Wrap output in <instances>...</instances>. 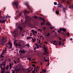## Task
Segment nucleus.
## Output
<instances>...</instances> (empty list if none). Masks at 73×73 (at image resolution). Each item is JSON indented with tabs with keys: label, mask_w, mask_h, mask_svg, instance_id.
Segmentation results:
<instances>
[{
	"label": "nucleus",
	"mask_w": 73,
	"mask_h": 73,
	"mask_svg": "<svg viewBox=\"0 0 73 73\" xmlns=\"http://www.w3.org/2000/svg\"><path fill=\"white\" fill-rule=\"evenodd\" d=\"M59 29L60 31H62V28L61 29V28H60Z\"/></svg>",
	"instance_id": "47"
},
{
	"label": "nucleus",
	"mask_w": 73,
	"mask_h": 73,
	"mask_svg": "<svg viewBox=\"0 0 73 73\" xmlns=\"http://www.w3.org/2000/svg\"><path fill=\"white\" fill-rule=\"evenodd\" d=\"M38 41L39 42H38V44H40V42H41V41L40 40H39Z\"/></svg>",
	"instance_id": "29"
},
{
	"label": "nucleus",
	"mask_w": 73,
	"mask_h": 73,
	"mask_svg": "<svg viewBox=\"0 0 73 73\" xmlns=\"http://www.w3.org/2000/svg\"><path fill=\"white\" fill-rule=\"evenodd\" d=\"M62 31H64V32H66V29H64L63 28H62Z\"/></svg>",
	"instance_id": "18"
},
{
	"label": "nucleus",
	"mask_w": 73,
	"mask_h": 73,
	"mask_svg": "<svg viewBox=\"0 0 73 73\" xmlns=\"http://www.w3.org/2000/svg\"><path fill=\"white\" fill-rule=\"evenodd\" d=\"M18 46H21V44H20V42L19 43Z\"/></svg>",
	"instance_id": "33"
},
{
	"label": "nucleus",
	"mask_w": 73,
	"mask_h": 73,
	"mask_svg": "<svg viewBox=\"0 0 73 73\" xmlns=\"http://www.w3.org/2000/svg\"><path fill=\"white\" fill-rule=\"evenodd\" d=\"M12 73H15V72L13 70Z\"/></svg>",
	"instance_id": "37"
},
{
	"label": "nucleus",
	"mask_w": 73,
	"mask_h": 73,
	"mask_svg": "<svg viewBox=\"0 0 73 73\" xmlns=\"http://www.w3.org/2000/svg\"><path fill=\"white\" fill-rule=\"evenodd\" d=\"M19 28L20 29V31H22V29H23V28L22 27H19Z\"/></svg>",
	"instance_id": "21"
},
{
	"label": "nucleus",
	"mask_w": 73,
	"mask_h": 73,
	"mask_svg": "<svg viewBox=\"0 0 73 73\" xmlns=\"http://www.w3.org/2000/svg\"><path fill=\"white\" fill-rule=\"evenodd\" d=\"M33 35H35V33L34 32H33Z\"/></svg>",
	"instance_id": "64"
},
{
	"label": "nucleus",
	"mask_w": 73,
	"mask_h": 73,
	"mask_svg": "<svg viewBox=\"0 0 73 73\" xmlns=\"http://www.w3.org/2000/svg\"><path fill=\"white\" fill-rule=\"evenodd\" d=\"M28 60H29V61H31V58H28L27 59Z\"/></svg>",
	"instance_id": "31"
},
{
	"label": "nucleus",
	"mask_w": 73,
	"mask_h": 73,
	"mask_svg": "<svg viewBox=\"0 0 73 73\" xmlns=\"http://www.w3.org/2000/svg\"><path fill=\"white\" fill-rule=\"evenodd\" d=\"M34 18H35V19H37V17H36V16H34Z\"/></svg>",
	"instance_id": "53"
},
{
	"label": "nucleus",
	"mask_w": 73,
	"mask_h": 73,
	"mask_svg": "<svg viewBox=\"0 0 73 73\" xmlns=\"http://www.w3.org/2000/svg\"><path fill=\"white\" fill-rule=\"evenodd\" d=\"M22 15V13H19V16H21Z\"/></svg>",
	"instance_id": "27"
},
{
	"label": "nucleus",
	"mask_w": 73,
	"mask_h": 73,
	"mask_svg": "<svg viewBox=\"0 0 73 73\" xmlns=\"http://www.w3.org/2000/svg\"><path fill=\"white\" fill-rule=\"evenodd\" d=\"M3 66V64H0V68H1V67Z\"/></svg>",
	"instance_id": "34"
},
{
	"label": "nucleus",
	"mask_w": 73,
	"mask_h": 73,
	"mask_svg": "<svg viewBox=\"0 0 73 73\" xmlns=\"http://www.w3.org/2000/svg\"><path fill=\"white\" fill-rule=\"evenodd\" d=\"M32 37L31 36H28V37L27 38V39H30L31 38H32Z\"/></svg>",
	"instance_id": "17"
},
{
	"label": "nucleus",
	"mask_w": 73,
	"mask_h": 73,
	"mask_svg": "<svg viewBox=\"0 0 73 73\" xmlns=\"http://www.w3.org/2000/svg\"><path fill=\"white\" fill-rule=\"evenodd\" d=\"M31 39H32L31 41H32L33 42H35V41L36 40V39L35 38L34 39L33 38H32Z\"/></svg>",
	"instance_id": "11"
},
{
	"label": "nucleus",
	"mask_w": 73,
	"mask_h": 73,
	"mask_svg": "<svg viewBox=\"0 0 73 73\" xmlns=\"http://www.w3.org/2000/svg\"><path fill=\"white\" fill-rule=\"evenodd\" d=\"M17 41V40H15L14 41V44H15V41Z\"/></svg>",
	"instance_id": "51"
},
{
	"label": "nucleus",
	"mask_w": 73,
	"mask_h": 73,
	"mask_svg": "<svg viewBox=\"0 0 73 73\" xmlns=\"http://www.w3.org/2000/svg\"><path fill=\"white\" fill-rule=\"evenodd\" d=\"M34 32L35 33H37V32H36V31H34Z\"/></svg>",
	"instance_id": "44"
},
{
	"label": "nucleus",
	"mask_w": 73,
	"mask_h": 73,
	"mask_svg": "<svg viewBox=\"0 0 73 73\" xmlns=\"http://www.w3.org/2000/svg\"><path fill=\"white\" fill-rule=\"evenodd\" d=\"M44 51L45 52H46V53H47V51H46V49H45V50H44Z\"/></svg>",
	"instance_id": "45"
},
{
	"label": "nucleus",
	"mask_w": 73,
	"mask_h": 73,
	"mask_svg": "<svg viewBox=\"0 0 73 73\" xmlns=\"http://www.w3.org/2000/svg\"><path fill=\"white\" fill-rule=\"evenodd\" d=\"M22 49V48H21L20 50L19 51V53H20V54H21V53H25V52H26V51L24 50H21Z\"/></svg>",
	"instance_id": "3"
},
{
	"label": "nucleus",
	"mask_w": 73,
	"mask_h": 73,
	"mask_svg": "<svg viewBox=\"0 0 73 73\" xmlns=\"http://www.w3.org/2000/svg\"><path fill=\"white\" fill-rule=\"evenodd\" d=\"M26 46H29V44H26Z\"/></svg>",
	"instance_id": "54"
},
{
	"label": "nucleus",
	"mask_w": 73,
	"mask_h": 73,
	"mask_svg": "<svg viewBox=\"0 0 73 73\" xmlns=\"http://www.w3.org/2000/svg\"><path fill=\"white\" fill-rule=\"evenodd\" d=\"M38 31H40L41 32H42V30H40V29H38Z\"/></svg>",
	"instance_id": "55"
},
{
	"label": "nucleus",
	"mask_w": 73,
	"mask_h": 73,
	"mask_svg": "<svg viewBox=\"0 0 73 73\" xmlns=\"http://www.w3.org/2000/svg\"><path fill=\"white\" fill-rule=\"evenodd\" d=\"M49 36H50L49 33H48L47 34V35H46V36H47V37H49Z\"/></svg>",
	"instance_id": "25"
},
{
	"label": "nucleus",
	"mask_w": 73,
	"mask_h": 73,
	"mask_svg": "<svg viewBox=\"0 0 73 73\" xmlns=\"http://www.w3.org/2000/svg\"><path fill=\"white\" fill-rule=\"evenodd\" d=\"M39 46L38 45H37L36 46V48H37V49H38V48H39Z\"/></svg>",
	"instance_id": "28"
},
{
	"label": "nucleus",
	"mask_w": 73,
	"mask_h": 73,
	"mask_svg": "<svg viewBox=\"0 0 73 73\" xmlns=\"http://www.w3.org/2000/svg\"><path fill=\"white\" fill-rule=\"evenodd\" d=\"M56 13L57 15L58 14V13H59V12L58 11H56Z\"/></svg>",
	"instance_id": "24"
},
{
	"label": "nucleus",
	"mask_w": 73,
	"mask_h": 73,
	"mask_svg": "<svg viewBox=\"0 0 73 73\" xmlns=\"http://www.w3.org/2000/svg\"><path fill=\"white\" fill-rule=\"evenodd\" d=\"M70 35V34H69V33H67V35L68 36H69Z\"/></svg>",
	"instance_id": "38"
},
{
	"label": "nucleus",
	"mask_w": 73,
	"mask_h": 73,
	"mask_svg": "<svg viewBox=\"0 0 73 73\" xmlns=\"http://www.w3.org/2000/svg\"><path fill=\"white\" fill-rule=\"evenodd\" d=\"M17 45H18L17 44V43H16L15 44V46L16 47V48H17Z\"/></svg>",
	"instance_id": "32"
},
{
	"label": "nucleus",
	"mask_w": 73,
	"mask_h": 73,
	"mask_svg": "<svg viewBox=\"0 0 73 73\" xmlns=\"http://www.w3.org/2000/svg\"><path fill=\"white\" fill-rule=\"evenodd\" d=\"M58 7H60L61 8H62V7H62V5L61 4H58Z\"/></svg>",
	"instance_id": "12"
},
{
	"label": "nucleus",
	"mask_w": 73,
	"mask_h": 73,
	"mask_svg": "<svg viewBox=\"0 0 73 73\" xmlns=\"http://www.w3.org/2000/svg\"><path fill=\"white\" fill-rule=\"evenodd\" d=\"M1 70L3 71V72H4L5 71V67H4L3 68L2 67L1 68Z\"/></svg>",
	"instance_id": "10"
},
{
	"label": "nucleus",
	"mask_w": 73,
	"mask_h": 73,
	"mask_svg": "<svg viewBox=\"0 0 73 73\" xmlns=\"http://www.w3.org/2000/svg\"><path fill=\"white\" fill-rule=\"evenodd\" d=\"M14 4L15 5L16 7V8H18L17 7V6H18V4H19V3H18V2L17 1H16L14 2Z\"/></svg>",
	"instance_id": "5"
},
{
	"label": "nucleus",
	"mask_w": 73,
	"mask_h": 73,
	"mask_svg": "<svg viewBox=\"0 0 73 73\" xmlns=\"http://www.w3.org/2000/svg\"><path fill=\"white\" fill-rule=\"evenodd\" d=\"M66 0H62L63 2H64V1H65Z\"/></svg>",
	"instance_id": "63"
},
{
	"label": "nucleus",
	"mask_w": 73,
	"mask_h": 73,
	"mask_svg": "<svg viewBox=\"0 0 73 73\" xmlns=\"http://www.w3.org/2000/svg\"><path fill=\"white\" fill-rule=\"evenodd\" d=\"M48 25L50 26V23H48L47 24H46V25Z\"/></svg>",
	"instance_id": "40"
},
{
	"label": "nucleus",
	"mask_w": 73,
	"mask_h": 73,
	"mask_svg": "<svg viewBox=\"0 0 73 73\" xmlns=\"http://www.w3.org/2000/svg\"><path fill=\"white\" fill-rule=\"evenodd\" d=\"M57 4V3L56 2H54V5H56Z\"/></svg>",
	"instance_id": "36"
},
{
	"label": "nucleus",
	"mask_w": 73,
	"mask_h": 73,
	"mask_svg": "<svg viewBox=\"0 0 73 73\" xmlns=\"http://www.w3.org/2000/svg\"><path fill=\"white\" fill-rule=\"evenodd\" d=\"M59 46H60V45H61V41H60L59 42Z\"/></svg>",
	"instance_id": "22"
},
{
	"label": "nucleus",
	"mask_w": 73,
	"mask_h": 73,
	"mask_svg": "<svg viewBox=\"0 0 73 73\" xmlns=\"http://www.w3.org/2000/svg\"><path fill=\"white\" fill-rule=\"evenodd\" d=\"M58 33H60V32H61V31H60V30H58Z\"/></svg>",
	"instance_id": "50"
},
{
	"label": "nucleus",
	"mask_w": 73,
	"mask_h": 73,
	"mask_svg": "<svg viewBox=\"0 0 73 73\" xmlns=\"http://www.w3.org/2000/svg\"><path fill=\"white\" fill-rule=\"evenodd\" d=\"M8 44H9V45H10V48H12V43H11V42H9L8 43Z\"/></svg>",
	"instance_id": "7"
},
{
	"label": "nucleus",
	"mask_w": 73,
	"mask_h": 73,
	"mask_svg": "<svg viewBox=\"0 0 73 73\" xmlns=\"http://www.w3.org/2000/svg\"><path fill=\"white\" fill-rule=\"evenodd\" d=\"M22 36H24V34H22Z\"/></svg>",
	"instance_id": "61"
},
{
	"label": "nucleus",
	"mask_w": 73,
	"mask_h": 73,
	"mask_svg": "<svg viewBox=\"0 0 73 73\" xmlns=\"http://www.w3.org/2000/svg\"><path fill=\"white\" fill-rule=\"evenodd\" d=\"M31 32H32L33 33L34 32V30L33 29L31 30Z\"/></svg>",
	"instance_id": "42"
},
{
	"label": "nucleus",
	"mask_w": 73,
	"mask_h": 73,
	"mask_svg": "<svg viewBox=\"0 0 73 73\" xmlns=\"http://www.w3.org/2000/svg\"><path fill=\"white\" fill-rule=\"evenodd\" d=\"M17 62H19V61H20V58H18L17 59Z\"/></svg>",
	"instance_id": "30"
},
{
	"label": "nucleus",
	"mask_w": 73,
	"mask_h": 73,
	"mask_svg": "<svg viewBox=\"0 0 73 73\" xmlns=\"http://www.w3.org/2000/svg\"><path fill=\"white\" fill-rule=\"evenodd\" d=\"M23 12L24 13V15L25 16V14H26V13H29V12H28V11H27L26 10H24V11H23Z\"/></svg>",
	"instance_id": "9"
},
{
	"label": "nucleus",
	"mask_w": 73,
	"mask_h": 73,
	"mask_svg": "<svg viewBox=\"0 0 73 73\" xmlns=\"http://www.w3.org/2000/svg\"><path fill=\"white\" fill-rule=\"evenodd\" d=\"M4 38L3 37V38L2 39L1 41L0 42V43H1V44H3V43H4Z\"/></svg>",
	"instance_id": "6"
},
{
	"label": "nucleus",
	"mask_w": 73,
	"mask_h": 73,
	"mask_svg": "<svg viewBox=\"0 0 73 73\" xmlns=\"http://www.w3.org/2000/svg\"><path fill=\"white\" fill-rule=\"evenodd\" d=\"M34 50H36V48H34Z\"/></svg>",
	"instance_id": "56"
},
{
	"label": "nucleus",
	"mask_w": 73,
	"mask_h": 73,
	"mask_svg": "<svg viewBox=\"0 0 73 73\" xmlns=\"http://www.w3.org/2000/svg\"><path fill=\"white\" fill-rule=\"evenodd\" d=\"M13 62L12 63H10L9 64L10 65V69H11L12 66H13Z\"/></svg>",
	"instance_id": "8"
},
{
	"label": "nucleus",
	"mask_w": 73,
	"mask_h": 73,
	"mask_svg": "<svg viewBox=\"0 0 73 73\" xmlns=\"http://www.w3.org/2000/svg\"><path fill=\"white\" fill-rule=\"evenodd\" d=\"M40 19L42 20H43V22L45 23V19H44L43 18H41Z\"/></svg>",
	"instance_id": "16"
},
{
	"label": "nucleus",
	"mask_w": 73,
	"mask_h": 73,
	"mask_svg": "<svg viewBox=\"0 0 73 73\" xmlns=\"http://www.w3.org/2000/svg\"><path fill=\"white\" fill-rule=\"evenodd\" d=\"M44 42V43H45L46 44H48V42L46 41Z\"/></svg>",
	"instance_id": "35"
},
{
	"label": "nucleus",
	"mask_w": 73,
	"mask_h": 73,
	"mask_svg": "<svg viewBox=\"0 0 73 73\" xmlns=\"http://www.w3.org/2000/svg\"><path fill=\"white\" fill-rule=\"evenodd\" d=\"M9 69V65H7L6 68V69L7 70H8Z\"/></svg>",
	"instance_id": "14"
},
{
	"label": "nucleus",
	"mask_w": 73,
	"mask_h": 73,
	"mask_svg": "<svg viewBox=\"0 0 73 73\" xmlns=\"http://www.w3.org/2000/svg\"><path fill=\"white\" fill-rule=\"evenodd\" d=\"M69 8H73V6H71L69 7Z\"/></svg>",
	"instance_id": "39"
},
{
	"label": "nucleus",
	"mask_w": 73,
	"mask_h": 73,
	"mask_svg": "<svg viewBox=\"0 0 73 73\" xmlns=\"http://www.w3.org/2000/svg\"><path fill=\"white\" fill-rule=\"evenodd\" d=\"M59 39L60 41H61V40H62V39L60 38H59Z\"/></svg>",
	"instance_id": "41"
},
{
	"label": "nucleus",
	"mask_w": 73,
	"mask_h": 73,
	"mask_svg": "<svg viewBox=\"0 0 73 73\" xmlns=\"http://www.w3.org/2000/svg\"><path fill=\"white\" fill-rule=\"evenodd\" d=\"M48 59H46L45 60H44V61H45V62H47V61H48V62H49V58H48Z\"/></svg>",
	"instance_id": "20"
},
{
	"label": "nucleus",
	"mask_w": 73,
	"mask_h": 73,
	"mask_svg": "<svg viewBox=\"0 0 73 73\" xmlns=\"http://www.w3.org/2000/svg\"><path fill=\"white\" fill-rule=\"evenodd\" d=\"M14 64H16V63H17V62H16V61H14Z\"/></svg>",
	"instance_id": "48"
},
{
	"label": "nucleus",
	"mask_w": 73,
	"mask_h": 73,
	"mask_svg": "<svg viewBox=\"0 0 73 73\" xmlns=\"http://www.w3.org/2000/svg\"><path fill=\"white\" fill-rule=\"evenodd\" d=\"M38 68V66L36 68V70H37Z\"/></svg>",
	"instance_id": "59"
},
{
	"label": "nucleus",
	"mask_w": 73,
	"mask_h": 73,
	"mask_svg": "<svg viewBox=\"0 0 73 73\" xmlns=\"http://www.w3.org/2000/svg\"><path fill=\"white\" fill-rule=\"evenodd\" d=\"M48 65H49V62H48L47 64Z\"/></svg>",
	"instance_id": "62"
},
{
	"label": "nucleus",
	"mask_w": 73,
	"mask_h": 73,
	"mask_svg": "<svg viewBox=\"0 0 73 73\" xmlns=\"http://www.w3.org/2000/svg\"><path fill=\"white\" fill-rule=\"evenodd\" d=\"M70 40L71 41H72V40H73V39H72V38H70Z\"/></svg>",
	"instance_id": "49"
},
{
	"label": "nucleus",
	"mask_w": 73,
	"mask_h": 73,
	"mask_svg": "<svg viewBox=\"0 0 73 73\" xmlns=\"http://www.w3.org/2000/svg\"><path fill=\"white\" fill-rule=\"evenodd\" d=\"M33 63H35V64H37V62H36L34 61Z\"/></svg>",
	"instance_id": "58"
},
{
	"label": "nucleus",
	"mask_w": 73,
	"mask_h": 73,
	"mask_svg": "<svg viewBox=\"0 0 73 73\" xmlns=\"http://www.w3.org/2000/svg\"><path fill=\"white\" fill-rule=\"evenodd\" d=\"M11 17L9 16H7L6 17H3V18H4L3 20H0V23H4L6 22V21L7 20V18H10Z\"/></svg>",
	"instance_id": "1"
},
{
	"label": "nucleus",
	"mask_w": 73,
	"mask_h": 73,
	"mask_svg": "<svg viewBox=\"0 0 73 73\" xmlns=\"http://www.w3.org/2000/svg\"><path fill=\"white\" fill-rule=\"evenodd\" d=\"M1 73H4V72L3 71H2Z\"/></svg>",
	"instance_id": "52"
},
{
	"label": "nucleus",
	"mask_w": 73,
	"mask_h": 73,
	"mask_svg": "<svg viewBox=\"0 0 73 73\" xmlns=\"http://www.w3.org/2000/svg\"><path fill=\"white\" fill-rule=\"evenodd\" d=\"M43 71L44 73H45V72H46V70H45V69L44 70H43Z\"/></svg>",
	"instance_id": "23"
},
{
	"label": "nucleus",
	"mask_w": 73,
	"mask_h": 73,
	"mask_svg": "<svg viewBox=\"0 0 73 73\" xmlns=\"http://www.w3.org/2000/svg\"><path fill=\"white\" fill-rule=\"evenodd\" d=\"M36 34L34 35V37H36Z\"/></svg>",
	"instance_id": "60"
},
{
	"label": "nucleus",
	"mask_w": 73,
	"mask_h": 73,
	"mask_svg": "<svg viewBox=\"0 0 73 73\" xmlns=\"http://www.w3.org/2000/svg\"><path fill=\"white\" fill-rule=\"evenodd\" d=\"M5 64H6V62H4L2 63V65H4V66H5Z\"/></svg>",
	"instance_id": "15"
},
{
	"label": "nucleus",
	"mask_w": 73,
	"mask_h": 73,
	"mask_svg": "<svg viewBox=\"0 0 73 73\" xmlns=\"http://www.w3.org/2000/svg\"><path fill=\"white\" fill-rule=\"evenodd\" d=\"M8 47L7 46H6L5 47V49L4 50H3L2 51V53L1 54V57H4V56H3V55H4L5 54V52L7 51V48Z\"/></svg>",
	"instance_id": "2"
},
{
	"label": "nucleus",
	"mask_w": 73,
	"mask_h": 73,
	"mask_svg": "<svg viewBox=\"0 0 73 73\" xmlns=\"http://www.w3.org/2000/svg\"><path fill=\"white\" fill-rule=\"evenodd\" d=\"M26 5L27 7L28 8H29V5L28 4H27V3H26Z\"/></svg>",
	"instance_id": "19"
},
{
	"label": "nucleus",
	"mask_w": 73,
	"mask_h": 73,
	"mask_svg": "<svg viewBox=\"0 0 73 73\" xmlns=\"http://www.w3.org/2000/svg\"><path fill=\"white\" fill-rule=\"evenodd\" d=\"M35 71H34V70L33 71L32 73H35Z\"/></svg>",
	"instance_id": "46"
},
{
	"label": "nucleus",
	"mask_w": 73,
	"mask_h": 73,
	"mask_svg": "<svg viewBox=\"0 0 73 73\" xmlns=\"http://www.w3.org/2000/svg\"><path fill=\"white\" fill-rule=\"evenodd\" d=\"M16 72H18V71H19V69L18 68H17L16 69V68H14Z\"/></svg>",
	"instance_id": "13"
},
{
	"label": "nucleus",
	"mask_w": 73,
	"mask_h": 73,
	"mask_svg": "<svg viewBox=\"0 0 73 73\" xmlns=\"http://www.w3.org/2000/svg\"><path fill=\"white\" fill-rule=\"evenodd\" d=\"M32 66H33V67H34V66H35V64H33L32 65Z\"/></svg>",
	"instance_id": "57"
},
{
	"label": "nucleus",
	"mask_w": 73,
	"mask_h": 73,
	"mask_svg": "<svg viewBox=\"0 0 73 73\" xmlns=\"http://www.w3.org/2000/svg\"><path fill=\"white\" fill-rule=\"evenodd\" d=\"M43 54L44 55H46V53H45V52H43Z\"/></svg>",
	"instance_id": "43"
},
{
	"label": "nucleus",
	"mask_w": 73,
	"mask_h": 73,
	"mask_svg": "<svg viewBox=\"0 0 73 73\" xmlns=\"http://www.w3.org/2000/svg\"><path fill=\"white\" fill-rule=\"evenodd\" d=\"M52 43L55 45H58V43H57V41H54Z\"/></svg>",
	"instance_id": "4"
},
{
	"label": "nucleus",
	"mask_w": 73,
	"mask_h": 73,
	"mask_svg": "<svg viewBox=\"0 0 73 73\" xmlns=\"http://www.w3.org/2000/svg\"><path fill=\"white\" fill-rule=\"evenodd\" d=\"M67 4H70V2L69 1H67Z\"/></svg>",
	"instance_id": "26"
}]
</instances>
